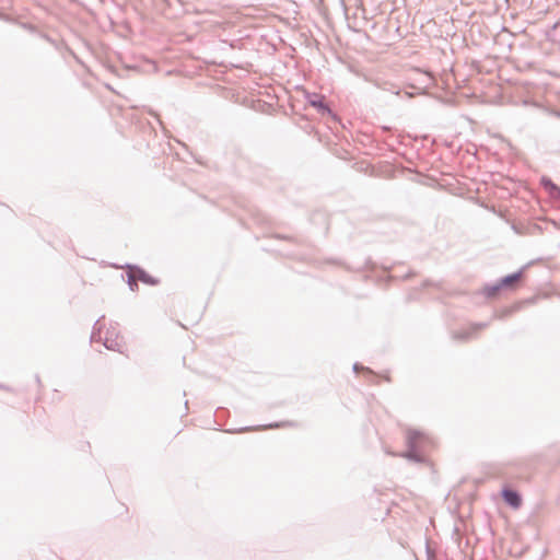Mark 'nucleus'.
<instances>
[{
  "mask_svg": "<svg viewBox=\"0 0 560 560\" xmlns=\"http://www.w3.org/2000/svg\"><path fill=\"white\" fill-rule=\"evenodd\" d=\"M489 323L488 322H485V323H478V324H472L470 327H468L467 329H464V330H460V331H454L453 332V338L455 340H460V341H467V340H470L472 338H475L477 336V334L488 327Z\"/></svg>",
  "mask_w": 560,
  "mask_h": 560,
  "instance_id": "obj_5",
  "label": "nucleus"
},
{
  "mask_svg": "<svg viewBox=\"0 0 560 560\" xmlns=\"http://www.w3.org/2000/svg\"><path fill=\"white\" fill-rule=\"evenodd\" d=\"M359 370H364L366 371L368 373L372 374V371L369 369V368H364L363 365H361L360 363H354L353 364V371L357 373Z\"/></svg>",
  "mask_w": 560,
  "mask_h": 560,
  "instance_id": "obj_12",
  "label": "nucleus"
},
{
  "mask_svg": "<svg viewBox=\"0 0 560 560\" xmlns=\"http://www.w3.org/2000/svg\"><path fill=\"white\" fill-rule=\"evenodd\" d=\"M501 495L504 502L514 509H517L522 505V495L514 489L503 488Z\"/></svg>",
  "mask_w": 560,
  "mask_h": 560,
  "instance_id": "obj_6",
  "label": "nucleus"
},
{
  "mask_svg": "<svg viewBox=\"0 0 560 560\" xmlns=\"http://www.w3.org/2000/svg\"><path fill=\"white\" fill-rule=\"evenodd\" d=\"M526 267L527 266H524L516 272H513V273L502 277L493 284H487L483 288V294L487 298H494L503 289H509V290L515 289L517 287V283L523 279L524 270L526 269Z\"/></svg>",
  "mask_w": 560,
  "mask_h": 560,
  "instance_id": "obj_2",
  "label": "nucleus"
},
{
  "mask_svg": "<svg viewBox=\"0 0 560 560\" xmlns=\"http://www.w3.org/2000/svg\"><path fill=\"white\" fill-rule=\"evenodd\" d=\"M103 345L106 349L117 352H122V343L119 339V331L115 326L110 325L107 328L105 337L103 339Z\"/></svg>",
  "mask_w": 560,
  "mask_h": 560,
  "instance_id": "obj_4",
  "label": "nucleus"
},
{
  "mask_svg": "<svg viewBox=\"0 0 560 560\" xmlns=\"http://www.w3.org/2000/svg\"><path fill=\"white\" fill-rule=\"evenodd\" d=\"M540 184L541 186L548 191V194L555 198V199H558L560 200V187L558 185H556L551 178L547 177V176H542L540 178Z\"/></svg>",
  "mask_w": 560,
  "mask_h": 560,
  "instance_id": "obj_8",
  "label": "nucleus"
},
{
  "mask_svg": "<svg viewBox=\"0 0 560 560\" xmlns=\"http://www.w3.org/2000/svg\"><path fill=\"white\" fill-rule=\"evenodd\" d=\"M307 103L314 107L318 114L320 115H329L335 117L332 110L327 104L325 96L318 93H310L307 92L305 95Z\"/></svg>",
  "mask_w": 560,
  "mask_h": 560,
  "instance_id": "obj_3",
  "label": "nucleus"
},
{
  "mask_svg": "<svg viewBox=\"0 0 560 560\" xmlns=\"http://www.w3.org/2000/svg\"><path fill=\"white\" fill-rule=\"evenodd\" d=\"M128 268L132 270V272L136 275L138 280L141 281L142 283L149 284V285H156L159 283V280L156 278L149 275L141 267L128 265Z\"/></svg>",
  "mask_w": 560,
  "mask_h": 560,
  "instance_id": "obj_7",
  "label": "nucleus"
},
{
  "mask_svg": "<svg viewBox=\"0 0 560 560\" xmlns=\"http://www.w3.org/2000/svg\"><path fill=\"white\" fill-rule=\"evenodd\" d=\"M104 318V316H102L101 318H98L94 326H93V330H92V334H91V342H98L102 340V324H101V320Z\"/></svg>",
  "mask_w": 560,
  "mask_h": 560,
  "instance_id": "obj_10",
  "label": "nucleus"
},
{
  "mask_svg": "<svg viewBox=\"0 0 560 560\" xmlns=\"http://www.w3.org/2000/svg\"><path fill=\"white\" fill-rule=\"evenodd\" d=\"M427 560H435V555H434L433 550H431V548L429 547L428 544H427Z\"/></svg>",
  "mask_w": 560,
  "mask_h": 560,
  "instance_id": "obj_13",
  "label": "nucleus"
},
{
  "mask_svg": "<svg viewBox=\"0 0 560 560\" xmlns=\"http://www.w3.org/2000/svg\"><path fill=\"white\" fill-rule=\"evenodd\" d=\"M138 281L139 280L136 277V275L132 272L131 269H129V271L127 272V283L131 291H136L138 289Z\"/></svg>",
  "mask_w": 560,
  "mask_h": 560,
  "instance_id": "obj_11",
  "label": "nucleus"
},
{
  "mask_svg": "<svg viewBox=\"0 0 560 560\" xmlns=\"http://www.w3.org/2000/svg\"><path fill=\"white\" fill-rule=\"evenodd\" d=\"M287 424H291L290 422H273L266 425H258V427H245L237 430H234V432L242 433V432H248V431H255V430H266V429H276L280 427H284Z\"/></svg>",
  "mask_w": 560,
  "mask_h": 560,
  "instance_id": "obj_9",
  "label": "nucleus"
},
{
  "mask_svg": "<svg viewBox=\"0 0 560 560\" xmlns=\"http://www.w3.org/2000/svg\"><path fill=\"white\" fill-rule=\"evenodd\" d=\"M428 443L429 439L422 432L408 429L406 434L407 451L398 454V456L417 464H422L425 462L423 452Z\"/></svg>",
  "mask_w": 560,
  "mask_h": 560,
  "instance_id": "obj_1",
  "label": "nucleus"
}]
</instances>
